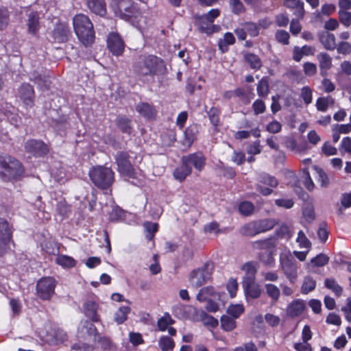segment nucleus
Listing matches in <instances>:
<instances>
[{
    "label": "nucleus",
    "mask_w": 351,
    "mask_h": 351,
    "mask_svg": "<svg viewBox=\"0 0 351 351\" xmlns=\"http://www.w3.org/2000/svg\"><path fill=\"white\" fill-rule=\"evenodd\" d=\"M312 169L316 173L317 182H319L322 187H327L329 184V180L326 173L318 166H312Z\"/></svg>",
    "instance_id": "cd10ccee"
},
{
    "label": "nucleus",
    "mask_w": 351,
    "mask_h": 351,
    "mask_svg": "<svg viewBox=\"0 0 351 351\" xmlns=\"http://www.w3.org/2000/svg\"><path fill=\"white\" fill-rule=\"evenodd\" d=\"M259 181L264 184L274 188L276 187L278 184L277 180L274 177L268 174L261 175L260 176Z\"/></svg>",
    "instance_id": "6e6d98bb"
},
{
    "label": "nucleus",
    "mask_w": 351,
    "mask_h": 351,
    "mask_svg": "<svg viewBox=\"0 0 351 351\" xmlns=\"http://www.w3.org/2000/svg\"><path fill=\"white\" fill-rule=\"evenodd\" d=\"M282 125L277 121L270 122L266 127V130L269 133L276 134L280 132Z\"/></svg>",
    "instance_id": "338daca9"
},
{
    "label": "nucleus",
    "mask_w": 351,
    "mask_h": 351,
    "mask_svg": "<svg viewBox=\"0 0 351 351\" xmlns=\"http://www.w3.org/2000/svg\"><path fill=\"white\" fill-rule=\"evenodd\" d=\"M239 210L241 215L248 216L253 213L254 206L250 202L245 201L240 203Z\"/></svg>",
    "instance_id": "37998d69"
},
{
    "label": "nucleus",
    "mask_w": 351,
    "mask_h": 351,
    "mask_svg": "<svg viewBox=\"0 0 351 351\" xmlns=\"http://www.w3.org/2000/svg\"><path fill=\"white\" fill-rule=\"evenodd\" d=\"M242 269L245 272L243 283L255 281V276L257 271L255 263L252 262L247 263L243 265Z\"/></svg>",
    "instance_id": "a211bd4d"
},
{
    "label": "nucleus",
    "mask_w": 351,
    "mask_h": 351,
    "mask_svg": "<svg viewBox=\"0 0 351 351\" xmlns=\"http://www.w3.org/2000/svg\"><path fill=\"white\" fill-rule=\"evenodd\" d=\"M255 222L260 234L270 230L274 226V221L270 219H261Z\"/></svg>",
    "instance_id": "ea45409f"
},
{
    "label": "nucleus",
    "mask_w": 351,
    "mask_h": 351,
    "mask_svg": "<svg viewBox=\"0 0 351 351\" xmlns=\"http://www.w3.org/2000/svg\"><path fill=\"white\" fill-rule=\"evenodd\" d=\"M213 268V263H206L203 267L193 270L189 276L191 286L197 288L206 283L210 278Z\"/></svg>",
    "instance_id": "0eeeda50"
},
{
    "label": "nucleus",
    "mask_w": 351,
    "mask_h": 351,
    "mask_svg": "<svg viewBox=\"0 0 351 351\" xmlns=\"http://www.w3.org/2000/svg\"><path fill=\"white\" fill-rule=\"evenodd\" d=\"M266 293L274 300L277 301L280 295L279 288L274 284L268 283L265 285Z\"/></svg>",
    "instance_id": "c9c22d12"
},
{
    "label": "nucleus",
    "mask_w": 351,
    "mask_h": 351,
    "mask_svg": "<svg viewBox=\"0 0 351 351\" xmlns=\"http://www.w3.org/2000/svg\"><path fill=\"white\" fill-rule=\"evenodd\" d=\"M143 226L147 232L146 238L148 240H151L154 237V234L158 230V224L156 223L145 222Z\"/></svg>",
    "instance_id": "3c124183"
},
{
    "label": "nucleus",
    "mask_w": 351,
    "mask_h": 351,
    "mask_svg": "<svg viewBox=\"0 0 351 351\" xmlns=\"http://www.w3.org/2000/svg\"><path fill=\"white\" fill-rule=\"evenodd\" d=\"M276 245L274 240L267 239L265 240H258L252 243V247L255 250H269Z\"/></svg>",
    "instance_id": "c756f323"
},
{
    "label": "nucleus",
    "mask_w": 351,
    "mask_h": 351,
    "mask_svg": "<svg viewBox=\"0 0 351 351\" xmlns=\"http://www.w3.org/2000/svg\"><path fill=\"white\" fill-rule=\"evenodd\" d=\"M11 231L8 222L0 219V256L10 247Z\"/></svg>",
    "instance_id": "9b49d317"
},
{
    "label": "nucleus",
    "mask_w": 351,
    "mask_h": 351,
    "mask_svg": "<svg viewBox=\"0 0 351 351\" xmlns=\"http://www.w3.org/2000/svg\"><path fill=\"white\" fill-rule=\"evenodd\" d=\"M328 257L323 254H319L312 258L311 263L315 267H322L326 265L328 262Z\"/></svg>",
    "instance_id": "bf43d9fd"
},
{
    "label": "nucleus",
    "mask_w": 351,
    "mask_h": 351,
    "mask_svg": "<svg viewBox=\"0 0 351 351\" xmlns=\"http://www.w3.org/2000/svg\"><path fill=\"white\" fill-rule=\"evenodd\" d=\"M341 206L344 208H348L351 206V193H345L341 197Z\"/></svg>",
    "instance_id": "774afa93"
},
{
    "label": "nucleus",
    "mask_w": 351,
    "mask_h": 351,
    "mask_svg": "<svg viewBox=\"0 0 351 351\" xmlns=\"http://www.w3.org/2000/svg\"><path fill=\"white\" fill-rule=\"evenodd\" d=\"M319 40L324 48L328 50H333L336 48V39L333 34L324 32L319 36Z\"/></svg>",
    "instance_id": "4be33fe9"
},
{
    "label": "nucleus",
    "mask_w": 351,
    "mask_h": 351,
    "mask_svg": "<svg viewBox=\"0 0 351 351\" xmlns=\"http://www.w3.org/2000/svg\"><path fill=\"white\" fill-rule=\"evenodd\" d=\"M235 319L228 315H222L221 317V328L226 331H231L236 328Z\"/></svg>",
    "instance_id": "2f4dec72"
},
{
    "label": "nucleus",
    "mask_w": 351,
    "mask_h": 351,
    "mask_svg": "<svg viewBox=\"0 0 351 351\" xmlns=\"http://www.w3.org/2000/svg\"><path fill=\"white\" fill-rule=\"evenodd\" d=\"M204 22L200 21V16H197L195 19V23L199 27V29L202 32H205L208 34L213 32L214 26L213 24H208L207 20H204Z\"/></svg>",
    "instance_id": "79ce46f5"
},
{
    "label": "nucleus",
    "mask_w": 351,
    "mask_h": 351,
    "mask_svg": "<svg viewBox=\"0 0 351 351\" xmlns=\"http://www.w3.org/2000/svg\"><path fill=\"white\" fill-rule=\"evenodd\" d=\"M56 281L52 277H44L40 279L36 285L38 296L44 300H50L54 294Z\"/></svg>",
    "instance_id": "1a4fd4ad"
},
{
    "label": "nucleus",
    "mask_w": 351,
    "mask_h": 351,
    "mask_svg": "<svg viewBox=\"0 0 351 351\" xmlns=\"http://www.w3.org/2000/svg\"><path fill=\"white\" fill-rule=\"evenodd\" d=\"M25 149L27 152L36 156L45 154L47 151L45 144L36 140L28 141L25 143Z\"/></svg>",
    "instance_id": "dca6fc26"
},
{
    "label": "nucleus",
    "mask_w": 351,
    "mask_h": 351,
    "mask_svg": "<svg viewBox=\"0 0 351 351\" xmlns=\"http://www.w3.org/2000/svg\"><path fill=\"white\" fill-rule=\"evenodd\" d=\"M19 96L27 108L32 107L34 90L31 85L23 84L19 89Z\"/></svg>",
    "instance_id": "4468645a"
},
{
    "label": "nucleus",
    "mask_w": 351,
    "mask_h": 351,
    "mask_svg": "<svg viewBox=\"0 0 351 351\" xmlns=\"http://www.w3.org/2000/svg\"><path fill=\"white\" fill-rule=\"evenodd\" d=\"M234 42L235 38L233 34L230 32L226 33L223 38L219 41V47L223 52H224L227 50L228 46L234 44Z\"/></svg>",
    "instance_id": "72a5a7b5"
},
{
    "label": "nucleus",
    "mask_w": 351,
    "mask_h": 351,
    "mask_svg": "<svg viewBox=\"0 0 351 351\" xmlns=\"http://www.w3.org/2000/svg\"><path fill=\"white\" fill-rule=\"evenodd\" d=\"M199 133V126L196 124L191 125L184 131V144L191 146L196 139Z\"/></svg>",
    "instance_id": "412c9836"
},
{
    "label": "nucleus",
    "mask_w": 351,
    "mask_h": 351,
    "mask_svg": "<svg viewBox=\"0 0 351 351\" xmlns=\"http://www.w3.org/2000/svg\"><path fill=\"white\" fill-rule=\"evenodd\" d=\"M230 5L234 14H240L244 10L243 5L240 0H230Z\"/></svg>",
    "instance_id": "0e129e2a"
},
{
    "label": "nucleus",
    "mask_w": 351,
    "mask_h": 351,
    "mask_svg": "<svg viewBox=\"0 0 351 351\" xmlns=\"http://www.w3.org/2000/svg\"><path fill=\"white\" fill-rule=\"evenodd\" d=\"M275 36L279 43L283 45H287L289 43V34L287 31L282 29L278 30Z\"/></svg>",
    "instance_id": "680f3d73"
},
{
    "label": "nucleus",
    "mask_w": 351,
    "mask_h": 351,
    "mask_svg": "<svg viewBox=\"0 0 351 351\" xmlns=\"http://www.w3.org/2000/svg\"><path fill=\"white\" fill-rule=\"evenodd\" d=\"M302 178L304 179V184L306 188L312 191L314 189L315 184L311 178L310 173L306 168L302 169Z\"/></svg>",
    "instance_id": "13d9d810"
},
{
    "label": "nucleus",
    "mask_w": 351,
    "mask_h": 351,
    "mask_svg": "<svg viewBox=\"0 0 351 351\" xmlns=\"http://www.w3.org/2000/svg\"><path fill=\"white\" fill-rule=\"evenodd\" d=\"M296 242L298 243L300 248L309 249L311 246V243L302 230H300L298 233Z\"/></svg>",
    "instance_id": "de8ad7c7"
},
{
    "label": "nucleus",
    "mask_w": 351,
    "mask_h": 351,
    "mask_svg": "<svg viewBox=\"0 0 351 351\" xmlns=\"http://www.w3.org/2000/svg\"><path fill=\"white\" fill-rule=\"evenodd\" d=\"M317 58L321 69H328L330 68L332 65V58L328 54L321 53L317 55Z\"/></svg>",
    "instance_id": "58836bf2"
},
{
    "label": "nucleus",
    "mask_w": 351,
    "mask_h": 351,
    "mask_svg": "<svg viewBox=\"0 0 351 351\" xmlns=\"http://www.w3.org/2000/svg\"><path fill=\"white\" fill-rule=\"evenodd\" d=\"M73 25L75 34L84 45L88 46L94 42L93 24L86 15L76 14L73 19Z\"/></svg>",
    "instance_id": "7ed1b4c3"
},
{
    "label": "nucleus",
    "mask_w": 351,
    "mask_h": 351,
    "mask_svg": "<svg viewBox=\"0 0 351 351\" xmlns=\"http://www.w3.org/2000/svg\"><path fill=\"white\" fill-rule=\"evenodd\" d=\"M173 323L174 321L171 316L169 314H165L158 320L157 326L160 331H165Z\"/></svg>",
    "instance_id": "4c0bfd02"
},
{
    "label": "nucleus",
    "mask_w": 351,
    "mask_h": 351,
    "mask_svg": "<svg viewBox=\"0 0 351 351\" xmlns=\"http://www.w3.org/2000/svg\"><path fill=\"white\" fill-rule=\"evenodd\" d=\"M158 346L162 351H171L175 346V343L171 338L162 336L158 341Z\"/></svg>",
    "instance_id": "473e14b6"
},
{
    "label": "nucleus",
    "mask_w": 351,
    "mask_h": 351,
    "mask_svg": "<svg viewBox=\"0 0 351 351\" xmlns=\"http://www.w3.org/2000/svg\"><path fill=\"white\" fill-rule=\"evenodd\" d=\"M98 305L93 301H87L84 304V312L86 317H89L92 321L97 322Z\"/></svg>",
    "instance_id": "b1692460"
},
{
    "label": "nucleus",
    "mask_w": 351,
    "mask_h": 351,
    "mask_svg": "<svg viewBox=\"0 0 351 351\" xmlns=\"http://www.w3.org/2000/svg\"><path fill=\"white\" fill-rule=\"evenodd\" d=\"M325 286L331 289L336 295L339 296L342 293V288L334 279L327 278L325 280Z\"/></svg>",
    "instance_id": "a18cd8bd"
},
{
    "label": "nucleus",
    "mask_w": 351,
    "mask_h": 351,
    "mask_svg": "<svg viewBox=\"0 0 351 351\" xmlns=\"http://www.w3.org/2000/svg\"><path fill=\"white\" fill-rule=\"evenodd\" d=\"M336 49L339 53L349 54L351 53V44L346 41H341L337 44Z\"/></svg>",
    "instance_id": "052dcab7"
},
{
    "label": "nucleus",
    "mask_w": 351,
    "mask_h": 351,
    "mask_svg": "<svg viewBox=\"0 0 351 351\" xmlns=\"http://www.w3.org/2000/svg\"><path fill=\"white\" fill-rule=\"evenodd\" d=\"M339 20L346 27L351 25V12L347 10H339L338 12Z\"/></svg>",
    "instance_id": "c03bdc74"
},
{
    "label": "nucleus",
    "mask_w": 351,
    "mask_h": 351,
    "mask_svg": "<svg viewBox=\"0 0 351 351\" xmlns=\"http://www.w3.org/2000/svg\"><path fill=\"white\" fill-rule=\"evenodd\" d=\"M280 267L290 282H295L298 278V267L295 260L289 252L280 254Z\"/></svg>",
    "instance_id": "6e6552de"
},
{
    "label": "nucleus",
    "mask_w": 351,
    "mask_h": 351,
    "mask_svg": "<svg viewBox=\"0 0 351 351\" xmlns=\"http://www.w3.org/2000/svg\"><path fill=\"white\" fill-rule=\"evenodd\" d=\"M197 315L199 319L205 325L210 326L211 327H216L218 325V320L211 315H208L204 311L200 310L197 311Z\"/></svg>",
    "instance_id": "7c9ffc66"
},
{
    "label": "nucleus",
    "mask_w": 351,
    "mask_h": 351,
    "mask_svg": "<svg viewBox=\"0 0 351 351\" xmlns=\"http://www.w3.org/2000/svg\"><path fill=\"white\" fill-rule=\"evenodd\" d=\"M136 110L141 116L148 119L154 118L156 114L154 108L147 103L138 104Z\"/></svg>",
    "instance_id": "6ab92c4d"
},
{
    "label": "nucleus",
    "mask_w": 351,
    "mask_h": 351,
    "mask_svg": "<svg viewBox=\"0 0 351 351\" xmlns=\"http://www.w3.org/2000/svg\"><path fill=\"white\" fill-rule=\"evenodd\" d=\"M239 232L242 235L247 237H254L260 234L255 221L243 225Z\"/></svg>",
    "instance_id": "a878e982"
},
{
    "label": "nucleus",
    "mask_w": 351,
    "mask_h": 351,
    "mask_svg": "<svg viewBox=\"0 0 351 351\" xmlns=\"http://www.w3.org/2000/svg\"><path fill=\"white\" fill-rule=\"evenodd\" d=\"M107 45L114 56H120L124 50V43L117 33L112 32L108 36Z\"/></svg>",
    "instance_id": "f8f14e48"
},
{
    "label": "nucleus",
    "mask_w": 351,
    "mask_h": 351,
    "mask_svg": "<svg viewBox=\"0 0 351 351\" xmlns=\"http://www.w3.org/2000/svg\"><path fill=\"white\" fill-rule=\"evenodd\" d=\"M130 312L129 306H121L114 313V321L117 324H123L127 319Z\"/></svg>",
    "instance_id": "c85d7f7f"
},
{
    "label": "nucleus",
    "mask_w": 351,
    "mask_h": 351,
    "mask_svg": "<svg viewBox=\"0 0 351 351\" xmlns=\"http://www.w3.org/2000/svg\"><path fill=\"white\" fill-rule=\"evenodd\" d=\"M111 8L117 16L126 21L136 16L138 14V10L131 0H114Z\"/></svg>",
    "instance_id": "423d86ee"
},
{
    "label": "nucleus",
    "mask_w": 351,
    "mask_h": 351,
    "mask_svg": "<svg viewBox=\"0 0 351 351\" xmlns=\"http://www.w3.org/2000/svg\"><path fill=\"white\" fill-rule=\"evenodd\" d=\"M119 128L124 132H131L130 120L125 117H120L117 119Z\"/></svg>",
    "instance_id": "8fccbe9b"
},
{
    "label": "nucleus",
    "mask_w": 351,
    "mask_h": 351,
    "mask_svg": "<svg viewBox=\"0 0 351 351\" xmlns=\"http://www.w3.org/2000/svg\"><path fill=\"white\" fill-rule=\"evenodd\" d=\"M116 161L118 167V171L120 174L125 178H135V171L130 161L128 159V155L124 152H120L117 154Z\"/></svg>",
    "instance_id": "9d476101"
},
{
    "label": "nucleus",
    "mask_w": 351,
    "mask_h": 351,
    "mask_svg": "<svg viewBox=\"0 0 351 351\" xmlns=\"http://www.w3.org/2000/svg\"><path fill=\"white\" fill-rule=\"evenodd\" d=\"M183 158L185 163L188 164L189 166H193L199 171L204 169L206 164V159L200 153L189 154L184 156Z\"/></svg>",
    "instance_id": "ddd939ff"
},
{
    "label": "nucleus",
    "mask_w": 351,
    "mask_h": 351,
    "mask_svg": "<svg viewBox=\"0 0 351 351\" xmlns=\"http://www.w3.org/2000/svg\"><path fill=\"white\" fill-rule=\"evenodd\" d=\"M246 33L250 36L255 37L259 34V28L254 23L247 22L243 24Z\"/></svg>",
    "instance_id": "603ef678"
},
{
    "label": "nucleus",
    "mask_w": 351,
    "mask_h": 351,
    "mask_svg": "<svg viewBox=\"0 0 351 351\" xmlns=\"http://www.w3.org/2000/svg\"><path fill=\"white\" fill-rule=\"evenodd\" d=\"M79 337L84 338L90 343H83L79 348L84 351H93L95 348V343L99 341L104 350H110L112 348L110 341L106 338L100 339L97 328L93 324L85 321L79 328Z\"/></svg>",
    "instance_id": "f03ea898"
},
{
    "label": "nucleus",
    "mask_w": 351,
    "mask_h": 351,
    "mask_svg": "<svg viewBox=\"0 0 351 351\" xmlns=\"http://www.w3.org/2000/svg\"><path fill=\"white\" fill-rule=\"evenodd\" d=\"M300 97L306 105L310 104L313 100L312 90L308 86H304L301 89Z\"/></svg>",
    "instance_id": "5fc2aeb1"
},
{
    "label": "nucleus",
    "mask_w": 351,
    "mask_h": 351,
    "mask_svg": "<svg viewBox=\"0 0 351 351\" xmlns=\"http://www.w3.org/2000/svg\"><path fill=\"white\" fill-rule=\"evenodd\" d=\"M333 104V99L331 97H319L316 101V108L317 110L326 112L329 104Z\"/></svg>",
    "instance_id": "a19ab883"
},
{
    "label": "nucleus",
    "mask_w": 351,
    "mask_h": 351,
    "mask_svg": "<svg viewBox=\"0 0 351 351\" xmlns=\"http://www.w3.org/2000/svg\"><path fill=\"white\" fill-rule=\"evenodd\" d=\"M238 288L239 285L237 280L234 278H230L226 285V289L229 292L230 296L231 298H234L236 296Z\"/></svg>",
    "instance_id": "4d7b16f0"
},
{
    "label": "nucleus",
    "mask_w": 351,
    "mask_h": 351,
    "mask_svg": "<svg viewBox=\"0 0 351 351\" xmlns=\"http://www.w3.org/2000/svg\"><path fill=\"white\" fill-rule=\"evenodd\" d=\"M316 286L315 280L311 276H306L301 287L302 293L306 294L313 291Z\"/></svg>",
    "instance_id": "e433bc0d"
},
{
    "label": "nucleus",
    "mask_w": 351,
    "mask_h": 351,
    "mask_svg": "<svg viewBox=\"0 0 351 351\" xmlns=\"http://www.w3.org/2000/svg\"><path fill=\"white\" fill-rule=\"evenodd\" d=\"M304 307V303L302 301H294L289 305L287 308V314L291 317L298 316L302 313Z\"/></svg>",
    "instance_id": "393cba45"
},
{
    "label": "nucleus",
    "mask_w": 351,
    "mask_h": 351,
    "mask_svg": "<svg viewBox=\"0 0 351 351\" xmlns=\"http://www.w3.org/2000/svg\"><path fill=\"white\" fill-rule=\"evenodd\" d=\"M243 287L247 297H250L252 298L256 299L261 295V286L258 284L256 283L255 281L245 282L243 283Z\"/></svg>",
    "instance_id": "aec40b11"
},
{
    "label": "nucleus",
    "mask_w": 351,
    "mask_h": 351,
    "mask_svg": "<svg viewBox=\"0 0 351 351\" xmlns=\"http://www.w3.org/2000/svg\"><path fill=\"white\" fill-rule=\"evenodd\" d=\"M244 312V306L242 304H231L227 308V313L234 319L240 317Z\"/></svg>",
    "instance_id": "f704fd0d"
},
{
    "label": "nucleus",
    "mask_w": 351,
    "mask_h": 351,
    "mask_svg": "<svg viewBox=\"0 0 351 351\" xmlns=\"http://www.w3.org/2000/svg\"><path fill=\"white\" fill-rule=\"evenodd\" d=\"M56 263L64 268L75 267L76 261L71 256L60 254L56 258Z\"/></svg>",
    "instance_id": "bb28decb"
},
{
    "label": "nucleus",
    "mask_w": 351,
    "mask_h": 351,
    "mask_svg": "<svg viewBox=\"0 0 351 351\" xmlns=\"http://www.w3.org/2000/svg\"><path fill=\"white\" fill-rule=\"evenodd\" d=\"M89 177L95 186L107 189L114 182V172L110 168L97 166L89 171Z\"/></svg>",
    "instance_id": "39448f33"
},
{
    "label": "nucleus",
    "mask_w": 351,
    "mask_h": 351,
    "mask_svg": "<svg viewBox=\"0 0 351 351\" xmlns=\"http://www.w3.org/2000/svg\"><path fill=\"white\" fill-rule=\"evenodd\" d=\"M39 14L36 12H31L27 15L26 25L27 27L28 33L36 36L40 29V24L39 21Z\"/></svg>",
    "instance_id": "2eb2a0df"
},
{
    "label": "nucleus",
    "mask_w": 351,
    "mask_h": 351,
    "mask_svg": "<svg viewBox=\"0 0 351 351\" xmlns=\"http://www.w3.org/2000/svg\"><path fill=\"white\" fill-rule=\"evenodd\" d=\"M90 10L95 14L104 16L106 12V3L104 0H87Z\"/></svg>",
    "instance_id": "f3484780"
},
{
    "label": "nucleus",
    "mask_w": 351,
    "mask_h": 351,
    "mask_svg": "<svg viewBox=\"0 0 351 351\" xmlns=\"http://www.w3.org/2000/svg\"><path fill=\"white\" fill-rule=\"evenodd\" d=\"M219 111L216 108H211L210 110L208 112V115L209 117V119L212 124L215 126L217 125L219 122Z\"/></svg>",
    "instance_id": "e2e57ef3"
},
{
    "label": "nucleus",
    "mask_w": 351,
    "mask_h": 351,
    "mask_svg": "<svg viewBox=\"0 0 351 351\" xmlns=\"http://www.w3.org/2000/svg\"><path fill=\"white\" fill-rule=\"evenodd\" d=\"M220 14V11L218 9H212L207 14L200 16V21L204 22V20H207L208 24H213L215 19Z\"/></svg>",
    "instance_id": "49530a36"
},
{
    "label": "nucleus",
    "mask_w": 351,
    "mask_h": 351,
    "mask_svg": "<svg viewBox=\"0 0 351 351\" xmlns=\"http://www.w3.org/2000/svg\"><path fill=\"white\" fill-rule=\"evenodd\" d=\"M257 93L260 97H265L269 93L268 82L263 78L257 85Z\"/></svg>",
    "instance_id": "864d4df0"
},
{
    "label": "nucleus",
    "mask_w": 351,
    "mask_h": 351,
    "mask_svg": "<svg viewBox=\"0 0 351 351\" xmlns=\"http://www.w3.org/2000/svg\"><path fill=\"white\" fill-rule=\"evenodd\" d=\"M182 165L176 168L173 172L174 178L182 182L191 173L192 168L191 166H189L188 164L184 162V159L182 158Z\"/></svg>",
    "instance_id": "5701e85b"
},
{
    "label": "nucleus",
    "mask_w": 351,
    "mask_h": 351,
    "mask_svg": "<svg viewBox=\"0 0 351 351\" xmlns=\"http://www.w3.org/2000/svg\"><path fill=\"white\" fill-rule=\"evenodd\" d=\"M24 174L21 163L10 156H0V178L5 181L20 180Z\"/></svg>",
    "instance_id": "20e7f679"
},
{
    "label": "nucleus",
    "mask_w": 351,
    "mask_h": 351,
    "mask_svg": "<svg viewBox=\"0 0 351 351\" xmlns=\"http://www.w3.org/2000/svg\"><path fill=\"white\" fill-rule=\"evenodd\" d=\"M252 108L255 114H262L265 111L266 106L265 103L261 99H256L253 105Z\"/></svg>",
    "instance_id": "69168bd1"
},
{
    "label": "nucleus",
    "mask_w": 351,
    "mask_h": 351,
    "mask_svg": "<svg viewBox=\"0 0 351 351\" xmlns=\"http://www.w3.org/2000/svg\"><path fill=\"white\" fill-rule=\"evenodd\" d=\"M166 69V64L163 60L154 55L140 56L134 66V71L140 78L162 75Z\"/></svg>",
    "instance_id": "f257e3e1"
},
{
    "label": "nucleus",
    "mask_w": 351,
    "mask_h": 351,
    "mask_svg": "<svg viewBox=\"0 0 351 351\" xmlns=\"http://www.w3.org/2000/svg\"><path fill=\"white\" fill-rule=\"evenodd\" d=\"M245 60L252 69H258L262 65L260 58L256 55L249 53L245 56Z\"/></svg>",
    "instance_id": "09e8293b"
}]
</instances>
